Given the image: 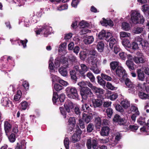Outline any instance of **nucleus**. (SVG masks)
Segmentation results:
<instances>
[{"label":"nucleus","mask_w":149,"mask_h":149,"mask_svg":"<svg viewBox=\"0 0 149 149\" xmlns=\"http://www.w3.org/2000/svg\"><path fill=\"white\" fill-rule=\"evenodd\" d=\"M88 61L91 63V66L90 69L95 74H98L100 72L101 70L98 68V66L100 65L101 60L96 57L91 56L88 58Z\"/></svg>","instance_id":"f257e3e1"},{"label":"nucleus","mask_w":149,"mask_h":149,"mask_svg":"<svg viewBox=\"0 0 149 149\" xmlns=\"http://www.w3.org/2000/svg\"><path fill=\"white\" fill-rule=\"evenodd\" d=\"M131 20L134 24L143 23L144 20L143 17L141 15L139 12L135 10L131 11Z\"/></svg>","instance_id":"f03ea898"},{"label":"nucleus","mask_w":149,"mask_h":149,"mask_svg":"<svg viewBox=\"0 0 149 149\" xmlns=\"http://www.w3.org/2000/svg\"><path fill=\"white\" fill-rule=\"evenodd\" d=\"M67 95L70 98H77L78 97L77 90L73 87H68L66 89Z\"/></svg>","instance_id":"7ed1b4c3"},{"label":"nucleus","mask_w":149,"mask_h":149,"mask_svg":"<svg viewBox=\"0 0 149 149\" xmlns=\"http://www.w3.org/2000/svg\"><path fill=\"white\" fill-rule=\"evenodd\" d=\"M52 29L51 27L48 26L46 25H44L42 28L36 30L35 31L37 35L40 34V32H42L43 33L45 36L47 37L48 35L51 33Z\"/></svg>","instance_id":"20e7f679"},{"label":"nucleus","mask_w":149,"mask_h":149,"mask_svg":"<svg viewBox=\"0 0 149 149\" xmlns=\"http://www.w3.org/2000/svg\"><path fill=\"white\" fill-rule=\"evenodd\" d=\"M98 144L97 139L95 138L92 139L89 138L86 141V145L88 149H95Z\"/></svg>","instance_id":"39448f33"},{"label":"nucleus","mask_w":149,"mask_h":149,"mask_svg":"<svg viewBox=\"0 0 149 149\" xmlns=\"http://www.w3.org/2000/svg\"><path fill=\"white\" fill-rule=\"evenodd\" d=\"M80 94L83 99L84 100H86L87 98V95L91 96L93 95V93L91 90L87 87L81 89Z\"/></svg>","instance_id":"423d86ee"},{"label":"nucleus","mask_w":149,"mask_h":149,"mask_svg":"<svg viewBox=\"0 0 149 149\" xmlns=\"http://www.w3.org/2000/svg\"><path fill=\"white\" fill-rule=\"evenodd\" d=\"M81 102H82L83 104L81 106V110L84 111H88V112H91L90 114L92 115H96L97 113L95 112H92L91 109L88 106L87 104L85 102L84 100H82Z\"/></svg>","instance_id":"0eeeda50"},{"label":"nucleus","mask_w":149,"mask_h":149,"mask_svg":"<svg viewBox=\"0 0 149 149\" xmlns=\"http://www.w3.org/2000/svg\"><path fill=\"white\" fill-rule=\"evenodd\" d=\"M112 35L111 33L106 31L103 30L101 31L99 33L98 37L100 39H107L109 37L111 36Z\"/></svg>","instance_id":"6e6552de"},{"label":"nucleus","mask_w":149,"mask_h":149,"mask_svg":"<svg viewBox=\"0 0 149 149\" xmlns=\"http://www.w3.org/2000/svg\"><path fill=\"white\" fill-rule=\"evenodd\" d=\"M125 83L126 86L129 88V90L130 91L129 92L133 93L135 91L134 88L135 86L129 79L127 78L126 79L125 81Z\"/></svg>","instance_id":"1a4fd4ad"},{"label":"nucleus","mask_w":149,"mask_h":149,"mask_svg":"<svg viewBox=\"0 0 149 149\" xmlns=\"http://www.w3.org/2000/svg\"><path fill=\"white\" fill-rule=\"evenodd\" d=\"M91 88L94 93L98 96V97H99L100 95L104 94V90L101 88L93 86L92 84Z\"/></svg>","instance_id":"9d476101"},{"label":"nucleus","mask_w":149,"mask_h":149,"mask_svg":"<svg viewBox=\"0 0 149 149\" xmlns=\"http://www.w3.org/2000/svg\"><path fill=\"white\" fill-rule=\"evenodd\" d=\"M139 97L142 100L149 99V91L147 92L146 90H141L138 93Z\"/></svg>","instance_id":"9b49d317"},{"label":"nucleus","mask_w":149,"mask_h":149,"mask_svg":"<svg viewBox=\"0 0 149 149\" xmlns=\"http://www.w3.org/2000/svg\"><path fill=\"white\" fill-rule=\"evenodd\" d=\"M126 71L124 68L121 66H118L117 68L116 73L120 77H123L126 74Z\"/></svg>","instance_id":"f8f14e48"},{"label":"nucleus","mask_w":149,"mask_h":149,"mask_svg":"<svg viewBox=\"0 0 149 149\" xmlns=\"http://www.w3.org/2000/svg\"><path fill=\"white\" fill-rule=\"evenodd\" d=\"M113 120L115 122H118L120 125H123L125 123V120L121 118L120 116L117 114L115 116Z\"/></svg>","instance_id":"ddd939ff"},{"label":"nucleus","mask_w":149,"mask_h":149,"mask_svg":"<svg viewBox=\"0 0 149 149\" xmlns=\"http://www.w3.org/2000/svg\"><path fill=\"white\" fill-rule=\"evenodd\" d=\"M81 69L79 70V73L81 76H84L85 72L89 69V68L84 64H81L80 65Z\"/></svg>","instance_id":"4468645a"},{"label":"nucleus","mask_w":149,"mask_h":149,"mask_svg":"<svg viewBox=\"0 0 149 149\" xmlns=\"http://www.w3.org/2000/svg\"><path fill=\"white\" fill-rule=\"evenodd\" d=\"M133 60L137 64L143 63L145 61V57L140 56H134Z\"/></svg>","instance_id":"2eb2a0df"},{"label":"nucleus","mask_w":149,"mask_h":149,"mask_svg":"<svg viewBox=\"0 0 149 149\" xmlns=\"http://www.w3.org/2000/svg\"><path fill=\"white\" fill-rule=\"evenodd\" d=\"M1 103L2 105L5 107H9L12 105L11 102L9 101L6 97L3 98L1 100Z\"/></svg>","instance_id":"dca6fc26"},{"label":"nucleus","mask_w":149,"mask_h":149,"mask_svg":"<svg viewBox=\"0 0 149 149\" xmlns=\"http://www.w3.org/2000/svg\"><path fill=\"white\" fill-rule=\"evenodd\" d=\"M110 131L109 127L107 126L104 127L102 128L100 132V134L102 136H107L108 135Z\"/></svg>","instance_id":"f3484780"},{"label":"nucleus","mask_w":149,"mask_h":149,"mask_svg":"<svg viewBox=\"0 0 149 149\" xmlns=\"http://www.w3.org/2000/svg\"><path fill=\"white\" fill-rule=\"evenodd\" d=\"M92 102L95 107H100L103 104L102 101L100 99H93Z\"/></svg>","instance_id":"a211bd4d"},{"label":"nucleus","mask_w":149,"mask_h":149,"mask_svg":"<svg viewBox=\"0 0 149 149\" xmlns=\"http://www.w3.org/2000/svg\"><path fill=\"white\" fill-rule=\"evenodd\" d=\"M92 84L89 81H82L79 82L78 84V85L81 87V89L83 88L86 87V86H88L89 87L91 88Z\"/></svg>","instance_id":"6ab92c4d"},{"label":"nucleus","mask_w":149,"mask_h":149,"mask_svg":"<svg viewBox=\"0 0 149 149\" xmlns=\"http://www.w3.org/2000/svg\"><path fill=\"white\" fill-rule=\"evenodd\" d=\"M64 106L66 111L68 113L70 112V109L73 108V103L70 101L66 103Z\"/></svg>","instance_id":"aec40b11"},{"label":"nucleus","mask_w":149,"mask_h":149,"mask_svg":"<svg viewBox=\"0 0 149 149\" xmlns=\"http://www.w3.org/2000/svg\"><path fill=\"white\" fill-rule=\"evenodd\" d=\"M81 133V131H79L78 134H73L71 138V140L74 143L79 141L80 140Z\"/></svg>","instance_id":"412c9836"},{"label":"nucleus","mask_w":149,"mask_h":149,"mask_svg":"<svg viewBox=\"0 0 149 149\" xmlns=\"http://www.w3.org/2000/svg\"><path fill=\"white\" fill-rule=\"evenodd\" d=\"M94 38L92 36H89L85 38L84 42L86 45L91 43L94 41Z\"/></svg>","instance_id":"4be33fe9"},{"label":"nucleus","mask_w":149,"mask_h":149,"mask_svg":"<svg viewBox=\"0 0 149 149\" xmlns=\"http://www.w3.org/2000/svg\"><path fill=\"white\" fill-rule=\"evenodd\" d=\"M138 77L139 80L143 81L145 79L144 74L141 69L137 70Z\"/></svg>","instance_id":"5701e85b"},{"label":"nucleus","mask_w":149,"mask_h":149,"mask_svg":"<svg viewBox=\"0 0 149 149\" xmlns=\"http://www.w3.org/2000/svg\"><path fill=\"white\" fill-rule=\"evenodd\" d=\"M4 127L6 134L8 136V135L7 133L9 132L10 130L11 126L8 122L5 121L4 122Z\"/></svg>","instance_id":"b1692460"},{"label":"nucleus","mask_w":149,"mask_h":149,"mask_svg":"<svg viewBox=\"0 0 149 149\" xmlns=\"http://www.w3.org/2000/svg\"><path fill=\"white\" fill-rule=\"evenodd\" d=\"M120 104L125 109H127L130 107V103L127 99H124L122 101Z\"/></svg>","instance_id":"393cba45"},{"label":"nucleus","mask_w":149,"mask_h":149,"mask_svg":"<svg viewBox=\"0 0 149 149\" xmlns=\"http://www.w3.org/2000/svg\"><path fill=\"white\" fill-rule=\"evenodd\" d=\"M104 45L102 41L98 42L97 46V49L98 51L100 52H102L104 48Z\"/></svg>","instance_id":"a878e982"},{"label":"nucleus","mask_w":149,"mask_h":149,"mask_svg":"<svg viewBox=\"0 0 149 149\" xmlns=\"http://www.w3.org/2000/svg\"><path fill=\"white\" fill-rule=\"evenodd\" d=\"M26 148L25 141L24 140H22L20 144L17 143V146L15 149H25Z\"/></svg>","instance_id":"bb28decb"},{"label":"nucleus","mask_w":149,"mask_h":149,"mask_svg":"<svg viewBox=\"0 0 149 149\" xmlns=\"http://www.w3.org/2000/svg\"><path fill=\"white\" fill-rule=\"evenodd\" d=\"M110 37V39L109 40V46L110 48L111 49L112 48L113 46L117 45V42L116 40L114 38Z\"/></svg>","instance_id":"cd10ccee"},{"label":"nucleus","mask_w":149,"mask_h":149,"mask_svg":"<svg viewBox=\"0 0 149 149\" xmlns=\"http://www.w3.org/2000/svg\"><path fill=\"white\" fill-rule=\"evenodd\" d=\"M69 123L70 124L69 125L71 126V131H72L73 130V127L74 126L75 124V120L74 117H70L69 119Z\"/></svg>","instance_id":"c85d7f7f"},{"label":"nucleus","mask_w":149,"mask_h":149,"mask_svg":"<svg viewBox=\"0 0 149 149\" xmlns=\"http://www.w3.org/2000/svg\"><path fill=\"white\" fill-rule=\"evenodd\" d=\"M83 120L87 123H89L92 119V117L91 116L87 115L86 114L84 113L82 116Z\"/></svg>","instance_id":"c756f323"},{"label":"nucleus","mask_w":149,"mask_h":149,"mask_svg":"<svg viewBox=\"0 0 149 149\" xmlns=\"http://www.w3.org/2000/svg\"><path fill=\"white\" fill-rule=\"evenodd\" d=\"M59 72L63 76L65 77L67 75L68 72L65 68H61L59 70Z\"/></svg>","instance_id":"7c9ffc66"},{"label":"nucleus","mask_w":149,"mask_h":149,"mask_svg":"<svg viewBox=\"0 0 149 149\" xmlns=\"http://www.w3.org/2000/svg\"><path fill=\"white\" fill-rule=\"evenodd\" d=\"M126 64L129 69L130 70H133L135 69V68L134 66L135 65V64L133 61H126Z\"/></svg>","instance_id":"2f4dec72"},{"label":"nucleus","mask_w":149,"mask_h":149,"mask_svg":"<svg viewBox=\"0 0 149 149\" xmlns=\"http://www.w3.org/2000/svg\"><path fill=\"white\" fill-rule=\"evenodd\" d=\"M97 82L99 84L102 86H104L106 84V82L104 79L99 76H98L97 77Z\"/></svg>","instance_id":"473e14b6"},{"label":"nucleus","mask_w":149,"mask_h":149,"mask_svg":"<svg viewBox=\"0 0 149 149\" xmlns=\"http://www.w3.org/2000/svg\"><path fill=\"white\" fill-rule=\"evenodd\" d=\"M71 78L73 81L76 83L77 81V77L76 75V72L74 70H72L70 72Z\"/></svg>","instance_id":"72a5a7b5"},{"label":"nucleus","mask_w":149,"mask_h":149,"mask_svg":"<svg viewBox=\"0 0 149 149\" xmlns=\"http://www.w3.org/2000/svg\"><path fill=\"white\" fill-rule=\"evenodd\" d=\"M22 95V93L20 90L17 91V94L14 96V100L15 101H18Z\"/></svg>","instance_id":"f704fd0d"},{"label":"nucleus","mask_w":149,"mask_h":149,"mask_svg":"<svg viewBox=\"0 0 149 149\" xmlns=\"http://www.w3.org/2000/svg\"><path fill=\"white\" fill-rule=\"evenodd\" d=\"M119 62L116 61H113L110 63L111 69L112 70H114L118 66Z\"/></svg>","instance_id":"c9c22d12"},{"label":"nucleus","mask_w":149,"mask_h":149,"mask_svg":"<svg viewBox=\"0 0 149 149\" xmlns=\"http://www.w3.org/2000/svg\"><path fill=\"white\" fill-rule=\"evenodd\" d=\"M122 28L123 30L127 31L130 29V25L126 22H123L122 24Z\"/></svg>","instance_id":"e433bc0d"},{"label":"nucleus","mask_w":149,"mask_h":149,"mask_svg":"<svg viewBox=\"0 0 149 149\" xmlns=\"http://www.w3.org/2000/svg\"><path fill=\"white\" fill-rule=\"evenodd\" d=\"M140 44L141 45L142 48L144 49H146L148 48L149 45L147 41L146 40H143L140 43Z\"/></svg>","instance_id":"4c0bfd02"},{"label":"nucleus","mask_w":149,"mask_h":149,"mask_svg":"<svg viewBox=\"0 0 149 149\" xmlns=\"http://www.w3.org/2000/svg\"><path fill=\"white\" fill-rule=\"evenodd\" d=\"M120 37L122 38L129 37L131 36L130 33L125 31L120 32Z\"/></svg>","instance_id":"58836bf2"},{"label":"nucleus","mask_w":149,"mask_h":149,"mask_svg":"<svg viewBox=\"0 0 149 149\" xmlns=\"http://www.w3.org/2000/svg\"><path fill=\"white\" fill-rule=\"evenodd\" d=\"M141 9L144 13L148 14L149 11V6L147 5H143L142 6Z\"/></svg>","instance_id":"ea45409f"},{"label":"nucleus","mask_w":149,"mask_h":149,"mask_svg":"<svg viewBox=\"0 0 149 149\" xmlns=\"http://www.w3.org/2000/svg\"><path fill=\"white\" fill-rule=\"evenodd\" d=\"M106 87L108 89L111 90H116L117 88V87H114L111 83L109 82H107L106 84Z\"/></svg>","instance_id":"a19ab883"},{"label":"nucleus","mask_w":149,"mask_h":149,"mask_svg":"<svg viewBox=\"0 0 149 149\" xmlns=\"http://www.w3.org/2000/svg\"><path fill=\"white\" fill-rule=\"evenodd\" d=\"M123 45L125 47H131V44L129 41L127 40H125L122 42Z\"/></svg>","instance_id":"79ce46f5"},{"label":"nucleus","mask_w":149,"mask_h":149,"mask_svg":"<svg viewBox=\"0 0 149 149\" xmlns=\"http://www.w3.org/2000/svg\"><path fill=\"white\" fill-rule=\"evenodd\" d=\"M86 76L90 79L91 82H93L95 81V77L92 73L91 72H88L86 74Z\"/></svg>","instance_id":"37998d69"},{"label":"nucleus","mask_w":149,"mask_h":149,"mask_svg":"<svg viewBox=\"0 0 149 149\" xmlns=\"http://www.w3.org/2000/svg\"><path fill=\"white\" fill-rule=\"evenodd\" d=\"M101 77L102 79L107 81H111L112 79V78L110 76L104 73L101 74Z\"/></svg>","instance_id":"c03bdc74"},{"label":"nucleus","mask_w":149,"mask_h":149,"mask_svg":"<svg viewBox=\"0 0 149 149\" xmlns=\"http://www.w3.org/2000/svg\"><path fill=\"white\" fill-rule=\"evenodd\" d=\"M68 5L66 4H65L63 5H61L58 6L57 8V10L59 11H61L67 9Z\"/></svg>","instance_id":"a18cd8bd"},{"label":"nucleus","mask_w":149,"mask_h":149,"mask_svg":"<svg viewBox=\"0 0 149 149\" xmlns=\"http://www.w3.org/2000/svg\"><path fill=\"white\" fill-rule=\"evenodd\" d=\"M79 26L81 28H85L89 26V24L86 22L84 21H82L80 22L79 24Z\"/></svg>","instance_id":"49530a36"},{"label":"nucleus","mask_w":149,"mask_h":149,"mask_svg":"<svg viewBox=\"0 0 149 149\" xmlns=\"http://www.w3.org/2000/svg\"><path fill=\"white\" fill-rule=\"evenodd\" d=\"M94 125L93 124L90 123L87 127V131L88 132H91L93 130Z\"/></svg>","instance_id":"de8ad7c7"},{"label":"nucleus","mask_w":149,"mask_h":149,"mask_svg":"<svg viewBox=\"0 0 149 149\" xmlns=\"http://www.w3.org/2000/svg\"><path fill=\"white\" fill-rule=\"evenodd\" d=\"M123 107L121 105L119 104L116 105L115 106L116 110L121 113H123L124 112V109Z\"/></svg>","instance_id":"09e8293b"},{"label":"nucleus","mask_w":149,"mask_h":149,"mask_svg":"<svg viewBox=\"0 0 149 149\" xmlns=\"http://www.w3.org/2000/svg\"><path fill=\"white\" fill-rule=\"evenodd\" d=\"M115 139L118 142L121 139L122 136V134L119 132H116L115 134Z\"/></svg>","instance_id":"8fccbe9b"},{"label":"nucleus","mask_w":149,"mask_h":149,"mask_svg":"<svg viewBox=\"0 0 149 149\" xmlns=\"http://www.w3.org/2000/svg\"><path fill=\"white\" fill-rule=\"evenodd\" d=\"M88 54L90 55L89 56L88 58H89L91 56H93V57H95L94 56L96 55L97 52L94 49H92L89 50L88 51Z\"/></svg>","instance_id":"3c124183"},{"label":"nucleus","mask_w":149,"mask_h":149,"mask_svg":"<svg viewBox=\"0 0 149 149\" xmlns=\"http://www.w3.org/2000/svg\"><path fill=\"white\" fill-rule=\"evenodd\" d=\"M53 61L54 59L53 58L51 57L50 58L49 61V68L51 70H52L54 69V64L53 63Z\"/></svg>","instance_id":"603ef678"},{"label":"nucleus","mask_w":149,"mask_h":149,"mask_svg":"<svg viewBox=\"0 0 149 149\" xmlns=\"http://www.w3.org/2000/svg\"><path fill=\"white\" fill-rule=\"evenodd\" d=\"M143 28L142 27H138L134 30V33L136 34H139L141 33L143 31Z\"/></svg>","instance_id":"864d4df0"},{"label":"nucleus","mask_w":149,"mask_h":149,"mask_svg":"<svg viewBox=\"0 0 149 149\" xmlns=\"http://www.w3.org/2000/svg\"><path fill=\"white\" fill-rule=\"evenodd\" d=\"M27 106L28 103L25 101L22 102L20 104L21 109L23 110H25L27 108Z\"/></svg>","instance_id":"5fc2aeb1"},{"label":"nucleus","mask_w":149,"mask_h":149,"mask_svg":"<svg viewBox=\"0 0 149 149\" xmlns=\"http://www.w3.org/2000/svg\"><path fill=\"white\" fill-rule=\"evenodd\" d=\"M106 112L107 116L110 118L113 114L112 109L111 108H108L106 110Z\"/></svg>","instance_id":"6e6d98bb"},{"label":"nucleus","mask_w":149,"mask_h":149,"mask_svg":"<svg viewBox=\"0 0 149 149\" xmlns=\"http://www.w3.org/2000/svg\"><path fill=\"white\" fill-rule=\"evenodd\" d=\"M101 119L100 118L98 117L96 118L95 120V122L96 125L98 126H100L101 124Z\"/></svg>","instance_id":"4d7b16f0"},{"label":"nucleus","mask_w":149,"mask_h":149,"mask_svg":"<svg viewBox=\"0 0 149 149\" xmlns=\"http://www.w3.org/2000/svg\"><path fill=\"white\" fill-rule=\"evenodd\" d=\"M15 134L12 133L8 137L10 141L11 142H13L15 140Z\"/></svg>","instance_id":"13d9d810"},{"label":"nucleus","mask_w":149,"mask_h":149,"mask_svg":"<svg viewBox=\"0 0 149 149\" xmlns=\"http://www.w3.org/2000/svg\"><path fill=\"white\" fill-rule=\"evenodd\" d=\"M131 110L132 111H133L135 112L136 115H139V112L138 110V108L137 107L134 106H132L131 107Z\"/></svg>","instance_id":"bf43d9fd"},{"label":"nucleus","mask_w":149,"mask_h":149,"mask_svg":"<svg viewBox=\"0 0 149 149\" xmlns=\"http://www.w3.org/2000/svg\"><path fill=\"white\" fill-rule=\"evenodd\" d=\"M132 49L134 50L137 49H139L138 45V44L135 42H133L132 44Z\"/></svg>","instance_id":"052dcab7"},{"label":"nucleus","mask_w":149,"mask_h":149,"mask_svg":"<svg viewBox=\"0 0 149 149\" xmlns=\"http://www.w3.org/2000/svg\"><path fill=\"white\" fill-rule=\"evenodd\" d=\"M64 143L66 149L69 148V140L68 138H66L64 140Z\"/></svg>","instance_id":"680f3d73"},{"label":"nucleus","mask_w":149,"mask_h":149,"mask_svg":"<svg viewBox=\"0 0 149 149\" xmlns=\"http://www.w3.org/2000/svg\"><path fill=\"white\" fill-rule=\"evenodd\" d=\"M109 142L110 144L112 145V146H114L117 144L118 142L116 141L115 138L114 139L113 138H112L109 140Z\"/></svg>","instance_id":"e2e57ef3"},{"label":"nucleus","mask_w":149,"mask_h":149,"mask_svg":"<svg viewBox=\"0 0 149 149\" xmlns=\"http://www.w3.org/2000/svg\"><path fill=\"white\" fill-rule=\"evenodd\" d=\"M58 96L56 93L54 92L53 94V97L52 98V101L54 103H55L56 100L58 99Z\"/></svg>","instance_id":"0e129e2a"},{"label":"nucleus","mask_w":149,"mask_h":149,"mask_svg":"<svg viewBox=\"0 0 149 149\" xmlns=\"http://www.w3.org/2000/svg\"><path fill=\"white\" fill-rule=\"evenodd\" d=\"M54 88L57 91H59L63 89V87L58 84H56L54 85Z\"/></svg>","instance_id":"69168bd1"},{"label":"nucleus","mask_w":149,"mask_h":149,"mask_svg":"<svg viewBox=\"0 0 149 149\" xmlns=\"http://www.w3.org/2000/svg\"><path fill=\"white\" fill-rule=\"evenodd\" d=\"M118 96L117 94L115 93L109 96V98L111 100H114L117 98Z\"/></svg>","instance_id":"338daca9"},{"label":"nucleus","mask_w":149,"mask_h":149,"mask_svg":"<svg viewBox=\"0 0 149 149\" xmlns=\"http://www.w3.org/2000/svg\"><path fill=\"white\" fill-rule=\"evenodd\" d=\"M114 46L113 51L115 54H117L120 50L119 46L118 45H116Z\"/></svg>","instance_id":"774afa93"}]
</instances>
